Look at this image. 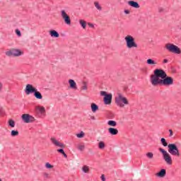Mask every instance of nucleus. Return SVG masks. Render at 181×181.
<instances>
[{
    "label": "nucleus",
    "mask_w": 181,
    "mask_h": 181,
    "mask_svg": "<svg viewBox=\"0 0 181 181\" xmlns=\"http://www.w3.org/2000/svg\"><path fill=\"white\" fill-rule=\"evenodd\" d=\"M152 86H172L173 78L168 76L166 72L162 69H156L150 77Z\"/></svg>",
    "instance_id": "obj_1"
},
{
    "label": "nucleus",
    "mask_w": 181,
    "mask_h": 181,
    "mask_svg": "<svg viewBox=\"0 0 181 181\" xmlns=\"http://www.w3.org/2000/svg\"><path fill=\"white\" fill-rule=\"evenodd\" d=\"M165 49L168 50L170 53H174L175 54H180L181 49L179 47L175 45V44L168 43L165 45Z\"/></svg>",
    "instance_id": "obj_2"
},
{
    "label": "nucleus",
    "mask_w": 181,
    "mask_h": 181,
    "mask_svg": "<svg viewBox=\"0 0 181 181\" xmlns=\"http://www.w3.org/2000/svg\"><path fill=\"white\" fill-rule=\"evenodd\" d=\"M168 152L170 153V155H173V156H180V153L179 152V148H177V146L175 144H170L168 146Z\"/></svg>",
    "instance_id": "obj_3"
},
{
    "label": "nucleus",
    "mask_w": 181,
    "mask_h": 181,
    "mask_svg": "<svg viewBox=\"0 0 181 181\" xmlns=\"http://www.w3.org/2000/svg\"><path fill=\"white\" fill-rule=\"evenodd\" d=\"M122 102L125 105H128L129 104L128 99H127V98L122 97V95L119 94L118 98H115V103H116L117 105H118L119 107L122 108L123 107H124V105L122 103Z\"/></svg>",
    "instance_id": "obj_4"
},
{
    "label": "nucleus",
    "mask_w": 181,
    "mask_h": 181,
    "mask_svg": "<svg viewBox=\"0 0 181 181\" xmlns=\"http://www.w3.org/2000/svg\"><path fill=\"white\" fill-rule=\"evenodd\" d=\"M125 40L127 42V47L129 49H132V47H138V45L135 43V39L134 38V37L131 35H127L125 37Z\"/></svg>",
    "instance_id": "obj_5"
},
{
    "label": "nucleus",
    "mask_w": 181,
    "mask_h": 181,
    "mask_svg": "<svg viewBox=\"0 0 181 181\" xmlns=\"http://www.w3.org/2000/svg\"><path fill=\"white\" fill-rule=\"evenodd\" d=\"M158 150L163 154V159H164V160H165L166 163H168V165H172V163H173L172 157L168 153V151H165V149H163L162 148H159Z\"/></svg>",
    "instance_id": "obj_6"
},
{
    "label": "nucleus",
    "mask_w": 181,
    "mask_h": 181,
    "mask_svg": "<svg viewBox=\"0 0 181 181\" xmlns=\"http://www.w3.org/2000/svg\"><path fill=\"white\" fill-rule=\"evenodd\" d=\"M21 118L25 124H29L30 122H35V119L33 117V116H32L29 114H23L21 116Z\"/></svg>",
    "instance_id": "obj_7"
},
{
    "label": "nucleus",
    "mask_w": 181,
    "mask_h": 181,
    "mask_svg": "<svg viewBox=\"0 0 181 181\" xmlns=\"http://www.w3.org/2000/svg\"><path fill=\"white\" fill-rule=\"evenodd\" d=\"M35 91H36V88H35L33 85L32 84L26 85L25 93L27 95H29V94H34Z\"/></svg>",
    "instance_id": "obj_8"
},
{
    "label": "nucleus",
    "mask_w": 181,
    "mask_h": 181,
    "mask_svg": "<svg viewBox=\"0 0 181 181\" xmlns=\"http://www.w3.org/2000/svg\"><path fill=\"white\" fill-rule=\"evenodd\" d=\"M61 15L66 25H71V19H70V16L67 14V13H66L64 10L61 11Z\"/></svg>",
    "instance_id": "obj_9"
},
{
    "label": "nucleus",
    "mask_w": 181,
    "mask_h": 181,
    "mask_svg": "<svg viewBox=\"0 0 181 181\" xmlns=\"http://www.w3.org/2000/svg\"><path fill=\"white\" fill-rule=\"evenodd\" d=\"M103 101L106 105H110L112 103V94L108 93L107 96L103 98Z\"/></svg>",
    "instance_id": "obj_10"
},
{
    "label": "nucleus",
    "mask_w": 181,
    "mask_h": 181,
    "mask_svg": "<svg viewBox=\"0 0 181 181\" xmlns=\"http://www.w3.org/2000/svg\"><path fill=\"white\" fill-rule=\"evenodd\" d=\"M51 141L55 146H59V148H66V146H64V144L63 143H60V142L57 141V140H56V139H54V138H51Z\"/></svg>",
    "instance_id": "obj_11"
},
{
    "label": "nucleus",
    "mask_w": 181,
    "mask_h": 181,
    "mask_svg": "<svg viewBox=\"0 0 181 181\" xmlns=\"http://www.w3.org/2000/svg\"><path fill=\"white\" fill-rule=\"evenodd\" d=\"M69 84L70 88H73V90H77V83H76V81H74V80L69 79Z\"/></svg>",
    "instance_id": "obj_12"
},
{
    "label": "nucleus",
    "mask_w": 181,
    "mask_h": 181,
    "mask_svg": "<svg viewBox=\"0 0 181 181\" xmlns=\"http://www.w3.org/2000/svg\"><path fill=\"white\" fill-rule=\"evenodd\" d=\"M158 177H165L166 176V170L162 168L158 173L156 174Z\"/></svg>",
    "instance_id": "obj_13"
},
{
    "label": "nucleus",
    "mask_w": 181,
    "mask_h": 181,
    "mask_svg": "<svg viewBox=\"0 0 181 181\" xmlns=\"http://www.w3.org/2000/svg\"><path fill=\"white\" fill-rule=\"evenodd\" d=\"M108 132L110 135H118V129L114 127H110L108 129Z\"/></svg>",
    "instance_id": "obj_14"
},
{
    "label": "nucleus",
    "mask_w": 181,
    "mask_h": 181,
    "mask_svg": "<svg viewBox=\"0 0 181 181\" xmlns=\"http://www.w3.org/2000/svg\"><path fill=\"white\" fill-rule=\"evenodd\" d=\"M128 4H129V6H132V8H138L140 7L139 4H138V2L134 1H129Z\"/></svg>",
    "instance_id": "obj_15"
},
{
    "label": "nucleus",
    "mask_w": 181,
    "mask_h": 181,
    "mask_svg": "<svg viewBox=\"0 0 181 181\" xmlns=\"http://www.w3.org/2000/svg\"><path fill=\"white\" fill-rule=\"evenodd\" d=\"M49 35L52 37H59L60 36V35H59V33L55 30H50Z\"/></svg>",
    "instance_id": "obj_16"
},
{
    "label": "nucleus",
    "mask_w": 181,
    "mask_h": 181,
    "mask_svg": "<svg viewBox=\"0 0 181 181\" xmlns=\"http://www.w3.org/2000/svg\"><path fill=\"white\" fill-rule=\"evenodd\" d=\"M34 96L35 98H37V100H42V98H43L42 93L37 91V89H36V90L34 92Z\"/></svg>",
    "instance_id": "obj_17"
},
{
    "label": "nucleus",
    "mask_w": 181,
    "mask_h": 181,
    "mask_svg": "<svg viewBox=\"0 0 181 181\" xmlns=\"http://www.w3.org/2000/svg\"><path fill=\"white\" fill-rule=\"evenodd\" d=\"M22 55V51L19 49H13V56L14 57H16L18 56H21Z\"/></svg>",
    "instance_id": "obj_18"
},
{
    "label": "nucleus",
    "mask_w": 181,
    "mask_h": 181,
    "mask_svg": "<svg viewBox=\"0 0 181 181\" xmlns=\"http://www.w3.org/2000/svg\"><path fill=\"white\" fill-rule=\"evenodd\" d=\"M36 110H37L38 111H40V112L41 114H45L46 112V109H45V107L43 106H37L36 107Z\"/></svg>",
    "instance_id": "obj_19"
},
{
    "label": "nucleus",
    "mask_w": 181,
    "mask_h": 181,
    "mask_svg": "<svg viewBox=\"0 0 181 181\" xmlns=\"http://www.w3.org/2000/svg\"><path fill=\"white\" fill-rule=\"evenodd\" d=\"M90 107H91V110L93 112L98 111V105H97L95 103H92Z\"/></svg>",
    "instance_id": "obj_20"
},
{
    "label": "nucleus",
    "mask_w": 181,
    "mask_h": 181,
    "mask_svg": "<svg viewBox=\"0 0 181 181\" xmlns=\"http://www.w3.org/2000/svg\"><path fill=\"white\" fill-rule=\"evenodd\" d=\"M107 125H109L110 127H117V122L114 120H109L107 122Z\"/></svg>",
    "instance_id": "obj_21"
},
{
    "label": "nucleus",
    "mask_w": 181,
    "mask_h": 181,
    "mask_svg": "<svg viewBox=\"0 0 181 181\" xmlns=\"http://www.w3.org/2000/svg\"><path fill=\"white\" fill-rule=\"evenodd\" d=\"M79 23L83 29H86V28H87V22H86L85 21L80 20Z\"/></svg>",
    "instance_id": "obj_22"
},
{
    "label": "nucleus",
    "mask_w": 181,
    "mask_h": 181,
    "mask_svg": "<svg viewBox=\"0 0 181 181\" xmlns=\"http://www.w3.org/2000/svg\"><path fill=\"white\" fill-rule=\"evenodd\" d=\"M8 125L11 128H15V121L12 119L8 120Z\"/></svg>",
    "instance_id": "obj_23"
},
{
    "label": "nucleus",
    "mask_w": 181,
    "mask_h": 181,
    "mask_svg": "<svg viewBox=\"0 0 181 181\" xmlns=\"http://www.w3.org/2000/svg\"><path fill=\"white\" fill-rule=\"evenodd\" d=\"M82 170L83 172H84V173H88L90 172V168H88V166L87 165H83L82 168Z\"/></svg>",
    "instance_id": "obj_24"
},
{
    "label": "nucleus",
    "mask_w": 181,
    "mask_h": 181,
    "mask_svg": "<svg viewBox=\"0 0 181 181\" xmlns=\"http://www.w3.org/2000/svg\"><path fill=\"white\" fill-rule=\"evenodd\" d=\"M98 148H99V149H104L105 148V144L104 143V141L99 142Z\"/></svg>",
    "instance_id": "obj_25"
},
{
    "label": "nucleus",
    "mask_w": 181,
    "mask_h": 181,
    "mask_svg": "<svg viewBox=\"0 0 181 181\" xmlns=\"http://www.w3.org/2000/svg\"><path fill=\"white\" fill-rule=\"evenodd\" d=\"M161 144L163 146H168L169 145H168V141H166V139L165 138H161L160 140Z\"/></svg>",
    "instance_id": "obj_26"
},
{
    "label": "nucleus",
    "mask_w": 181,
    "mask_h": 181,
    "mask_svg": "<svg viewBox=\"0 0 181 181\" xmlns=\"http://www.w3.org/2000/svg\"><path fill=\"white\" fill-rule=\"evenodd\" d=\"M18 135H19V132H18V130L11 131V136H18Z\"/></svg>",
    "instance_id": "obj_27"
},
{
    "label": "nucleus",
    "mask_w": 181,
    "mask_h": 181,
    "mask_svg": "<svg viewBox=\"0 0 181 181\" xmlns=\"http://www.w3.org/2000/svg\"><path fill=\"white\" fill-rule=\"evenodd\" d=\"M94 5H95V8H97V9H98V11H101V9H103V8L101 7V6H100V4H98V1H95Z\"/></svg>",
    "instance_id": "obj_28"
},
{
    "label": "nucleus",
    "mask_w": 181,
    "mask_h": 181,
    "mask_svg": "<svg viewBox=\"0 0 181 181\" xmlns=\"http://www.w3.org/2000/svg\"><path fill=\"white\" fill-rule=\"evenodd\" d=\"M156 62L153 61L152 59H147V64H157Z\"/></svg>",
    "instance_id": "obj_29"
},
{
    "label": "nucleus",
    "mask_w": 181,
    "mask_h": 181,
    "mask_svg": "<svg viewBox=\"0 0 181 181\" xmlns=\"http://www.w3.org/2000/svg\"><path fill=\"white\" fill-rule=\"evenodd\" d=\"M115 115H114V113L110 112L107 114V118H109L110 119H112V118H115Z\"/></svg>",
    "instance_id": "obj_30"
},
{
    "label": "nucleus",
    "mask_w": 181,
    "mask_h": 181,
    "mask_svg": "<svg viewBox=\"0 0 181 181\" xmlns=\"http://www.w3.org/2000/svg\"><path fill=\"white\" fill-rule=\"evenodd\" d=\"M6 56H9V57L13 56V49L6 52Z\"/></svg>",
    "instance_id": "obj_31"
},
{
    "label": "nucleus",
    "mask_w": 181,
    "mask_h": 181,
    "mask_svg": "<svg viewBox=\"0 0 181 181\" xmlns=\"http://www.w3.org/2000/svg\"><path fill=\"white\" fill-rule=\"evenodd\" d=\"M146 156L149 159H152L153 158V153L148 152V153H146Z\"/></svg>",
    "instance_id": "obj_32"
},
{
    "label": "nucleus",
    "mask_w": 181,
    "mask_h": 181,
    "mask_svg": "<svg viewBox=\"0 0 181 181\" xmlns=\"http://www.w3.org/2000/svg\"><path fill=\"white\" fill-rule=\"evenodd\" d=\"M84 133L83 132H81L79 134H76L77 138H84Z\"/></svg>",
    "instance_id": "obj_33"
},
{
    "label": "nucleus",
    "mask_w": 181,
    "mask_h": 181,
    "mask_svg": "<svg viewBox=\"0 0 181 181\" xmlns=\"http://www.w3.org/2000/svg\"><path fill=\"white\" fill-rule=\"evenodd\" d=\"M86 146L84 145H78L77 146V149H78L79 151H84Z\"/></svg>",
    "instance_id": "obj_34"
},
{
    "label": "nucleus",
    "mask_w": 181,
    "mask_h": 181,
    "mask_svg": "<svg viewBox=\"0 0 181 181\" xmlns=\"http://www.w3.org/2000/svg\"><path fill=\"white\" fill-rule=\"evenodd\" d=\"M45 166H46L47 169H52V168H53V165H51V164L49 163H47L45 164Z\"/></svg>",
    "instance_id": "obj_35"
},
{
    "label": "nucleus",
    "mask_w": 181,
    "mask_h": 181,
    "mask_svg": "<svg viewBox=\"0 0 181 181\" xmlns=\"http://www.w3.org/2000/svg\"><path fill=\"white\" fill-rule=\"evenodd\" d=\"M16 34L17 35V36H19V37L22 36V33H21V30L18 29L16 30Z\"/></svg>",
    "instance_id": "obj_36"
},
{
    "label": "nucleus",
    "mask_w": 181,
    "mask_h": 181,
    "mask_svg": "<svg viewBox=\"0 0 181 181\" xmlns=\"http://www.w3.org/2000/svg\"><path fill=\"white\" fill-rule=\"evenodd\" d=\"M57 152L59 153H62V155H63L65 152H64V150L63 148H59L57 149Z\"/></svg>",
    "instance_id": "obj_37"
},
{
    "label": "nucleus",
    "mask_w": 181,
    "mask_h": 181,
    "mask_svg": "<svg viewBox=\"0 0 181 181\" xmlns=\"http://www.w3.org/2000/svg\"><path fill=\"white\" fill-rule=\"evenodd\" d=\"M100 95H103V97H107V95H108V93H107L105 91H101Z\"/></svg>",
    "instance_id": "obj_38"
},
{
    "label": "nucleus",
    "mask_w": 181,
    "mask_h": 181,
    "mask_svg": "<svg viewBox=\"0 0 181 181\" xmlns=\"http://www.w3.org/2000/svg\"><path fill=\"white\" fill-rule=\"evenodd\" d=\"M0 115H1V117L5 115V111H4V109L2 108H0Z\"/></svg>",
    "instance_id": "obj_39"
},
{
    "label": "nucleus",
    "mask_w": 181,
    "mask_h": 181,
    "mask_svg": "<svg viewBox=\"0 0 181 181\" xmlns=\"http://www.w3.org/2000/svg\"><path fill=\"white\" fill-rule=\"evenodd\" d=\"M84 86H82V90H87V84L86 82H83Z\"/></svg>",
    "instance_id": "obj_40"
},
{
    "label": "nucleus",
    "mask_w": 181,
    "mask_h": 181,
    "mask_svg": "<svg viewBox=\"0 0 181 181\" xmlns=\"http://www.w3.org/2000/svg\"><path fill=\"white\" fill-rule=\"evenodd\" d=\"M100 179L102 181H105V175L104 174H103L100 177Z\"/></svg>",
    "instance_id": "obj_41"
},
{
    "label": "nucleus",
    "mask_w": 181,
    "mask_h": 181,
    "mask_svg": "<svg viewBox=\"0 0 181 181\" xmlns=\"http://www.w3.org/2000/svg\"><path fill=\"white\" fill-rule=\"evenodd\" d=\"M88 26H90V28H94V24L91 23H88Z\"/></svg>",
    "instance_id": "obj_42"
},
{
    "label": "nucleus",
    "mask_w": 181,
    "mask_h": 181,
    "mask_svg": "<svg viewBox=\"0 0 181 181\" xmlns=\"http://www.w3.org/2000/svg\"><path fill=\"white\" fill-rule=\"evenodd\" d=\"M169 132H170V136H172V135H173V131L172 129H169Z\"/></svg>",
    "instance_id": "obj_43"
},
{
    "label": "nucleus",
    "mask_w": 181,
    "mask_h": 181,
    "mask_svg": "<svg viewBox=\"0 0 181 181\" xmlns=\"http://www.w3.org/2000/svg\"><path fill=\"white\" fill-rule=\"evenodd\" d=\"M129 10H124V13H126L127 15L129 14Z\"/></svg>",
    "instance_id": "obj_44"
},
{
    "label": "nucleus",
    "mask_w": 181,
    "mask_h": 181,
    "mask_svg": "<svg viewBox=\"0 0 181 181\" xmlns=\"http://www.w3.org/2000/svg\"><path fill=\"white\" fill-rule=\"evenodd\" d=\"M168 62H169V60L165 59H163V63H164V64L168 63Z\"/></svg>",
    "instance_id": "obj_45"
},
{
    "label": "nucleus",
    "mask_w": 181,
    "mask_h": 181,
    "mask_svg": "<svg viewBox=\"0 0 181 181\" xmlns=\"http://www.w3.org/2000/svg\"><path fill=\"white\" fill-rule=\"evenodd\" d=\"M44 176L45 177H49V174L48 173H44Z\"/></svg>",
    "instance_id": "obj_46"
},
{
    "label": "nucleus",
    "mask_w": 181,
    "mask_h": 181,
    "mask_svg": "<svg viewBox=\"0 0 181 181\" xmlns=\"http://www.w3.org/2000/svg\"><path fill=\"white\" fill-rule=\"evenodd\" d=\"M2 87H3L2 83L0 82V91L2 90Z\"/></svg>",
    "instance_id": "obj_47"
},
{
    "label": "nucleus",
    "mask_w": 181,
    "mask_h": 181,
    "mask_svg": "<svg viewBox=\"0 0 181 181\" xmlns=\"http://www.w3.org/2000/svg\"><path fill=\"white\" fill-rule=\"evenodd\" d=\"M62 155L64 156V158H67V154H66V153H64Z\"/></svg>",
    "instance_id": "obj_48"
},
{
    "label": "nucleus",
    "mask_w": 181,
    "mask_h": 181,
    "mask_svg": "<svg viewBox=\"0 0 181 181\" xmlns=\"http://www.w3.org/2000/svg\"><path fill=\"white\" fill-rule=\"evenodd\" d=\"M127 90H128V88H127V86H125V87L124 88V91H127Z\"/></svg>",
    "instance_id": "obj_49"
},
{
    "label": "nucleus",
    "mask_w": 181,
    "mask_h": 181,
    "mask_svg": "<svg viewBox=\"0 0 181 181\" xmlns=\"http://www.w3.org/2000/svg\"><path fill=\"white\" fill-rule=\"evenodd\" d=\"M90 118H91V119H95V117H94V116H91Z\"/></svg>",
    "instance_id": "obj_50"
},
{
    "label": "nucleus",
    "mask_w": 181,
    "mask_h": 181,
    "mask_svg": "<svg viewBox=\"0 0 181 181\" xmlns=\"http://www.w3.org/2000/svg\"><path fill=\"white\" fill-rule=\"evenodd\" d=\"M163 10V9H160L159 10V12H162Z\"/></svg>",
    "instance_id": "obj_51"
},
{
    "label": "nucleus",
    "mask_w": 181,
    "mask_h": 181,
    "mask_svg": "<svg viewBox=\"0 0 181 181\" xmlns=\"http://www.w3.org/2000/svg\"><path fill=\"white\" fill-rule=\"evenodd\" d=\"M0 181H2V180L0 178Z\"/></svg>",
    "instance_id": "obj_52"
}]
</instances>
